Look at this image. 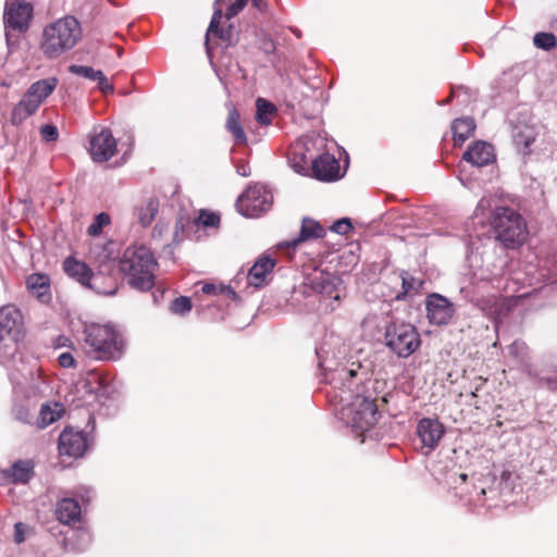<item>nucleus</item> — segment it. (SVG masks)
<instances>
[{
    "label": "nucleus",
    "mask_w": 557,
    "mask_h": 557,
    "mask_svg": "<svg viewBox=\"0 0 557 557\" xmlns=\"http://www.w3.org/2000/svg\"><path fill=\"white\" fill-rule=\"evenodd\" d=\"M272 194L263 186H253L238 198L236 207L247 218H256L268 211L272 205Z\"/></svg>",
    "instance_id": "nucleus-8"
},
{
    "label": "nucleus",
    "mask_w": 557,
    "mask_h": 557,
    "mask_svg": "<svg viewBox=\"0 0 557 557\" xmlns=\"http://www.w3.org/2000/svg\"><path fill=\"white\" fill-rule=\"evenodd\" d=\"M39 109L26 94L23 95L21 100L14 106L10 121L13 125H20L29 116H32Z\"/></svg>",
    "instance_id": "nucleus-24"
},
{
    "label": "nucleus",
    "mask_w": 557,
    "mask_h": 557,
    "mask_svg": "<svg viewBox=\"0 0 557 557\" xmlns=\"http://www.w3.org/2000/svg\"><path fill=\"white\" fill-rule=\"evenodd\" d=\"M82 513L81 505L74 498L65 497L58 502L55 515L63 524H71L79 520Z\"/></svg>",
    "instance_id": "nucleus-21"
},
{
    "label": "nucleus",
    "mask_w": 557,
    "mask_h": 557,
    "mask_svg": "<svg viewBox=\"0 0 557 557\" xmlns=\"http://www.w3.org/2000/svg\"><path fill=\"white\" fill-rule=\"evenodd\" d=\"M67 342H70V339L65 336H60L58 338V346H66Z\"/></svg>",
    "instance_id": "nucleus-54"
},
{
    "label": "nucleus",
    "mask_w": 557,
    "mask_h": 557,
    "mask_svg": "<svg viewBox=\"0 0 557 557\" xmlns=\"http://www.w3.org/2000/svg\"><path fill=\"white\" fill-rule=\"evenodd\" d=\"M455 92L456 91L453 90L451 95L447 99H445L441 104H447L450 101V99L455 96Z\"/></svg>",
    "instance_id": "nucleus-55"
},
{
    "label": "nucleus",
    "mask_w": 557,
    "mask_h": 557,
    "mask_svg": "<svg viewBox=\"0 0 557 557\" xmlns=\"http://www.w3.org/2000/svg\"><path fill=\"white\" fill-rule=\"evenodd\" d=\"M33 17V7L28 2L17 0H5L3 12V24L5 29V41L10 51L18 46V35L28 30Z\"/></svg>",
    "instance_id": "nucleus-7"
},
{
    "label": "nucleus",
    "mask_w": 557,
    "mask_h": 557,
    "mask_svg": "<svg viewBox=\"0 0 557 557\" xmlns=\"http://www.w3.org/2000/svg\"><path fill=\"white\" fill-rule=\"evenodd\" d=\"M83 334L85 352L94 360L116 361L125 354V338L112 324H85Z\"/></svg>",
    "instance_id": "nucleus-1"
},
{
    "label": "nucleus",
    "mask_w": 557,
    "mask_h": 557,
    "mask_svg": "<svg viewBox=\"0 0 557 557\" xmlns=\"http://www.w3.org/2000/svg\"><path fill=\"white\" fill-rule=\"evenodd\" d=\"M261 49L265 53H272L275 50V45L271 38L264 37L261 41Z\"/></svg>",
    "instance_id": "nucleus-51"
},
{
    "label": "nucleus",
    "mask_w": 557,
    "mask_h": 557,
    "mask_svg": "<svg viewBox=\"0 0 557 557\" xmlns=\"http://www.w3.org/2000/svg\"><path fill=\"white\" fill-rule=\"evenodd\" d=\"M475 123L471 117L456 119L451 124L455 145L461 146L474 132Z\"/></svg>",
    "instance_id": "nucleus-26"
},
{
    "label": "nucleus",
    "mask_w": 557,
    "mask_h": 557,
    "mask_svg": "<svg viewBox=\"0 0 557 557\" xmlns=\"http://www.w3.org/2000/svg\"><path fill=\"white\" fill-rule=\"evenodd\" d=\"M40 135L42 136V139L47 143H52L58 140L59 138V131L58 127L52 124H47L40 128Z\"/></svg>",
    "instance_id": "nucleus-39"
},
{
    "label": "nucleus",
    "mask_w": 557,
    "mask_h": 557,
    "mask_svg": "<svg viewBox=\"0 0 557 557\" xmlns=\"http://www.w3.org/2000/svg\"><path fill=\"white\" fill-rule=\"evenodd\" d=\"M444 433V425L437 419L423 418L417 426V434L429 451L435 449Z\"/></svg>",
    "instance_id": "nucleus-13"
},
{
    "label": "nucleus",
    "mask_w": 557,
    "mask_h": 557,
    "mask_svg": "<svg viewBox=\"0 0 557 557\" xmlns=\"http://www.w3.org/2000/svg\"><path fill=\"white\" fill-rule=\"evenodd\" d=\"M175 238H178V230L175 231Z\"/></svg>",
    "instance_id": "nucleus-57"
},
{
    "label": "nucleus",
    "mask_w": 557,
    "mask_h": 557,
    "mask_svg": "<svg viewBox=\"0 0 557 557\" xmlns=\"http://www.w3.org/2000/svg\"><path fill=\"white\" fill-rule=\"evenodd\" d=\"M20 317V311L13 306H5L0 309V343L5 335L11 333Z\"/></svg>",
    "instance_id": "nucleus-28"
},
{
    "label": "nucleus",
    "mask_w": 557,
    "mask_h": 557,
    "mask_svg": "<svg viewBox=\"0 0 557 557\" xmlns=\"http://www.w3.org/2000/svg\"><path fill=\"white\" fill-rule=\"evenodd\" d=\"M528 347L522 341H515L508 347V351L511 356L523 359L527 355Z\"/></svg>",
    "instance_id": "nucleus-40"
},
{
    "label": "nucleus",
    "mask_w": 557,
    "mask_h": 557,
    "mask_svg": "<svg viewBox=\"0 0 557 557\" xmlns=\"http://www.w3.org/2000/svg\"><path fill=\"white\" fill-rule=\"evenodd\" d=\"M95 82L98 83V87L103 94L113 92V90H114L113 85L109 83L107 76L103 74L102 71H100V75H97Z\"/></svg>",
    "instance_id": "nucleus-44"
},
{
    "label": "nucleus",
    "mask_w": 557,
    "mask_h": 557,
    "mask_svg": "<svg viewBox=\"0 0 557 557\" xmlns=\"http://www.w3.org/2000/svg\"><path fill=\"white\" fill-rule=\"evenodd\" d=\"M58 447L60 455L78 458L87 448L86 434L81 430L65 428L59 436Z\"/></svg>",
    "instance_id": "nucleus-12"
},
{
    "label": "nucleus",
    "mask_w": 557,
    "mask_h": 557,
    "mask_svg": "<svg viewBox=\"0 0 557 557\" xmlns=\"http://www.w3.org/2000/svg\"><path fill=\"white\" fill-rule=\"evenodd\" d=\"M58 361L62 368H74L76 366L75 359L71 352L60 354Z\"/></svg>",
    "instance_id": "nucleus-48"
},
{
    "label": "nucleus",
    "mask_w": 557,
    "mask_h": 557,
    "mask_svg": "<svg viewBox=\"0 0 557 557\" xmlns=\"http://www.w3.org/2000/svg\"><path fill=\"white\" fill-rule=\"evenodd\" d=\"M224 0H215L213 3V15L211 18V22L209 24L207 35H206V47L207 52L210 55L211 54V47H210V40L212 35H216L219 33V25L222 18V5Z\"/></svg>",
    "instance_id": "nucleus-31"
},
{
    "label": "nucleus",
    "mask_w": 557,
    "mask_h": 557,
    "mask_svg": "<svg viewBox=\"0 0 557 557\" xmlns=\"http://www.w3.org/2000/svg\"><path fill=\"white\" fill-rule=\"evenodd\" d=\"M159 200L156 197L148 198L141 206L137 208L138 222L141 226H149L159 212Z\"/></svg>",
    "instance_id": "nucleus-30"
},
{
    "label": "nucleus",
    "mask_w": 557,
    "mask_h": 557,
    "mask_svg": "<svg viewBox=\"0 0 557 557\" xmlns=\"http://www.w3.org/2000/svg\"><path fill=\"white\" fill-rule=\"evenodd\" d=\"M72 539L76 541L75 545L78 550L86 549L91 542L89 532L83 529L73 531V535L69 540Z\"/></svg>",
    "instance_id": "nucleus-38"
},
{
    "label": "nucleus",
    "mask_w": 557,
    "mask_h": 557,
    "mask_svg": "<svg viewBox=\"0 0 557 557\" xmlns=\"http://www.w3.org/2000/svg\"><path fill=\"white\" fill-rule=\"evenodd\" d=\"M325 230L319 222L310 218H304L299 235L282 244L287 248H296L301 243L324 237Z\"/></svg>",
    "instance_id": "nucleus-17"
},
{
    "label": "nucleus",
    "mask_w": 557,
    "mask_h": 557,
    "mask_svg": "<svg viewBox=\"0 0 557 557\" xmlns=\"http://www.w3.org/2000/svg\"><path fill=\"white\" fill-rule=\"evenodd\" d=\"M27 525L22 522L14 524V542L21 544L26 540Z\"/></svg>",
    "instance_id": "nucleus-46"
},
{
    "label": "nucleus",
    "mask_w": 557,
    "mask_h": 557,
    "mask_svg": "<svg viewBox=\"0 0 557 557\" xmlns=\"http://www.w3.org/2000/svg\"><path fill=\"white\" fill-rule=\"evenodd\" d=\"M58 86L57 77H48L33 83L26 90V95L37 103H41L54 91Z\"/></svg>",
    "instance_id": "nucleus-20"
},
{
    "label": "nucleus",
    "mask_w": 557,
    "mask_h": 557,
    "mask_svg": "<svg viewBox=\"0 0 557 557\" xmlns=\"http://www.w3.org/2000/svg\"><path fill=\"white\" fill-rule=\"evenodd\" d=\"M236 173L243 177H248L250 175L249 164L243 160L238 161L236 164Z\"/></svg>",
    "instance_id": "nucleus-50"
},
{
    "label": "nucleus",
    "mask_w": 557,
    "mask_h": 557,
    "mask_svg": "<svg viewBox=\"0 0 557 557\" xmlns=\"http://www.w3.org/2000/svg\"><path fill=\"white\" fill-rule=\"evenodd\" d=\"M242 272H238L237 275H236V278L238 280L239 276H240Z\"/></svg>",
    "instance_id": "nucleus-58"
},
{
    "label": "nucleus",
    "mask_w": 557,
    "mask_h": 557,
    "mask_svg": "<svg viewBox=\"0 0 557 557\" xmlns=\"http://www.w3.org/2000/svg\"><path fill=\"white\" fill-rule=\"evenodd\" d=\"M156 267L152 252L144 245L127 247L120 259V270L126 275L128 284L140 292L153 286Z\"/></svg>",
    "instance_id": "nucleus-2"
},
{
    "label": "nucleus",
    "mask_w": 557,
    "mask_h": 557,
    "mask_svg": "<svg viewBox=\"0 0 557 557\" xmlns=\"http://www.w3.org/2000/svg\"><path fill=\"white\" fill-rule=\"evenodd\" d=\"M199 221L202 225L207 227L215 226L220 222V216L213 212L201 211L199 215Z\"/></svg>",
    "instance_id": "nucleus-43"
},
{
    "label": "nucleus",
    "mask_w": 557,
    "mask_h": 557,
    "mask_svg": "<svg viewBox=\"0 0 557 557\" xmlns=\"http://www.w3.org/2000/svg\"><path fill=\"white\" fill-rule=\"evenodd\" d=\"M81 38L79 22L73 16H65L44 28L40 49L46 58L55 59L73 49Z\"/></svg>",
    "instance_id": "nucleus-3"
},
{
    "label": "nucleus",
    "mask_w": 557,
    "mask_h": 557,
    "mask_svg": "<svg viewBox=\"0 0 557 557\" xmlns=\"http://www.w3.org/2000/svg\"><path fill=\"white\" fill-rule=\"evenodd\" d=\"M220 38L221 40H223L224 42H226V45H232V41H233V30L232 28L230 27L228 29H221L219 27V33L216 35H212L211 38Z\"/></svg>",
    "instance_id": "nucleus-49"
},
{
    "label": "nucleus",
    "mask_w": 557,
    "mask_h": 557,
    "mask_svg": "<svg viewBox=\"0 0 557 557\" xmlns=\"http://www.w3.org/2000/svg\"><path fill=\"white\" fill-rule=\"evenodd\" d=\"M380 412L374 399L356 394L354 400L342 409V419L351 428L356 436H362L379 420Z\"/></svg>",
    "instance_id": "nucleus-5"
},
{
    "label": "nucleus",
    "mask_w": 557,
    "mask_h": 557,
    "mask_svg": "<svg viewBox=\"0 0 557 557\" xmlns=\"http://www.w3.org/2000/svg\"><path fill=\"white\" fill-rule=\"evenodd\" d=\"M109 223V214L101 212L95 216L94 222L87 228V233L91 236H98L102 232V228Z\"/></svg>",
    "instance_id": "nucleus-36"
},
{
    "label": "nucleus",
    "mask_w": 557,
    "mask_h": 557,
    "mask_svg": "<svg viewBox=\"0 0 557 557\" xmlns=\"http://www.w3.org/2000/svg\"><path fill=\"white\" fill-rule=\"evenodd\" d=\"M69 72L82 76L89 81H96L97 75H100V70H95L91 66L72 64L69 66Z\"/></svg>",
    "instance_id": "nucleus-35"
},
{
    "label": "nucleus",
    "mask_w": 557,
    "mask_h": 557,
    "mask_svg": "<svg viewBox=\"0 0 557 557\" xmlns=\"http://www.w3.org/2000/svg\"><path fill=\"white\" fill-rule=\"evenodd\" d=\"M63 408L60 404H44L40 408L39 416L35 421L38 429H45L61 418Z\"/></svg>",
    "instance_id": "nucleus-27"
},
{
    "label": "nucleus",
    "mask_w": 557,
    "mask_h": 557,
    "mask_svg": "<svg viewBox=\"0 0 557 557\" xmlns=\"http://www.w3.org/2000/svg\"><path fill=\"white\" fill-rule=\"evenodd\" d=\"M275 267V260L262 256L255 264L249 269L248 273L246 274V280L248 285L253 286L256 288H261L265 286L269 283V277Z\"/></svg>",
    "instance_id": "nucleus-14"
},
{
    "label": "nucleus",
    "mask_w": 557,
    "mask_h": 557,
    "mask_svg": "<svg viewBox=\"0 0 557 557\" xmlns=\"http://www.w3.org/2000/svg\"><path fill=\"white\" fill-rule=\"evenodd\" d=\"M201 290L207 295H215L218 293V288L214 284L206 283L202 285Z\"/></svg>",
    "instance_id": "nucleus-52"
},
{
    "label": "nucleus",
    "mask_w": 557,
    "mask_h": 557,
    "mask_svg": "<svg viewBox=\"0 0 557 557\" xmlns=\"http://www.w3.org/2000/svg\"><path fill=\"white\" fill-rule=\"evenodd\" d=\"M27 289L40 302L47 304L51 300L50 277L44 273H33L26 278Z\"/></svg>",
    "instance_id": "nucleus-19"
},
{
    "label": "nucleus",
    "mask_w": 557,
    "mask_h": 557,
    "mask_svg": "<svg viewBox=\"0 0 557 557\" xmlns=\"http://www.w3.org/2000/svg\"><path fill=\"white\" fill-rule=\"evenodd\" d=\"M63 269L70 277L75 278L84 286H90L92 273L86 263L69 257L63 263Z\"/></svg>",
    "instance_id": "nucleus-22"
},
{
    "label": "nucleus",
    "mask_w": 557,
    "mask_h": 557,
    "mask_svg": "<svg viewBox=\"0 0 557 557\" xmlns=\"http://www.w3.org/2000/svg\"><path fill=\"white\" fill-rule=\"evenodd\" d=\"M248 0H236L232 5H230L226 10V17L230 20L236 16L247 4Z\"/></svg>",
    "instance_id": "nucleus-45"
},
{
    "label": "nucleus",
    "mask_w": 557,
    "mask_h": 557,
    "mask_svg": "<svg viewBox=\"0 0 557 557\" xmlns=\"http://www.w3.org/2000/svg\"><path fill=\"white\" fill-rule=\"evenodd\" d=\"M256 119L262 125H269L271 123L270 116L275 112V107L271 102L258 98L257 102Z\"/></svg>",
    "instance_id": "nucleus-32"
},
{
    "label": "nucleus",
    "mask_w": 557,
    "mask_h": 557,
    "mask_svg": "<svg viewBox=\"0 0 557 557\" xmlns=\"http://www.w3.org/2000/svg\"><path fill=\"white\" fill-rule=\"evenodd\" d=\"M533 45L537 49L550 51L557 47V38L553 33L540 32L533 36Z\"/></svg>",
    "instance_id": "nucleus-33"
},
{
    "label": "nucleus",
    "mask_w": 557,
    "mask_h": 557,
    "mask_svg": "<svg viewBox=\"0 0 557 557\" xmlns=\"http://www.w3.org/2000/svg\"><path fill=\"white\" fill-rule=\"evenodd\" d=\"M225 127L230 132L237 144H246L247 136L240 124V115L236 108L231 107L228 109V115L226 119Z\"/></svg>",
    "instance_id": "nucleus-29"
},
{
    "label": "nucleus",
    "mask_w": 557,
    "mask_h": 557,
    "mask_svg": "<svg viewBox=\"0 0 557 557\" xmlns=\"http://www.w3.org/2000/svg\"><path fill=\"white\" fill-rule=\"evenodd\" d=\"M462 160L476 168L487 165L495 160L494 148L486 141H475L466 150Z\"/></svg>",
    "instance_id": "nucleus-16"
},
{
    "label": "nucleus",
    "mask_w": 557,
    "mask_h": 557,
    "mask_svg": "<svg viewBox=\"0 0 557 557\" xmlns=\"http://www.w3.org/2000/svg\"><path fill=\"white\" fill-rule=\"evenodd\" d=\"M426 318L433 325H447L455 312L454 304L443 295L431 294L425 299Z\"/></svg>",
    "instance_id": "nucleus-10"
},
{
    "label": "nucleus",
    "mask_w": 557,
    "mask_h": 557,
    "mask_svg": "<svg viewBox=\"0 0 557 557\" xmlns=\"http://www.w3.org/2000/svg\"><path fill=\"white\" fill-rule=\"evenodd\" d=\"M535 129L530 125H517L512 129L513 144L523 154L530 153V147L535 141Z\"/></svg>",
    "instance_id": "nucleus-23"
},
{
    "label": "nucleus",
    "mask_w": 557,
    "mask_h": 557,
    "mask_svg": "<svg viewBox=\"0 0 557 557\" xmlns=\"http://www.w3.org/2000/svg\"><path fill=\"white\" fill-rule=\"evenodd\" d=\"M312 172L319 181H336L341 177L339 162L330 153L321 154L312 161Z\"/></svg>",
    "instance_id": "nucleus-15"
},
{
    "label": "nucleus",
    "mask_w": 557,
    "mask_h": 557,
    "mask_svg": "<svg viewBox=\"0 0 557 557\" xmlns=\"http://www.w3.org/2000/svg\"><path fill=\"white\" fill-rule=\"evenodd\" d=\"M11 412L14 420L25 424H33L34 414L27 403H15Z\"/></svg>",
    "instance_id": "nucleus-34"
},
{
    "label": "nucleus",
    "mask_w": 557,
    "mask_h": 557,
    "mask_svg": "<svg viewBox=\"0 0 557 557\" xmlns=\"http://www.w3.org/2000/svg\"><path fill=\"white\" fill-rule=\"evenodd\" d=\"M293 168H294L295 172H297L299 174H301L305 171V166L301 165L300 163H294Z\"/></svg>",
    "instance_id": "nucleus-53"
},
{
    "label": "nucleus",
    "mask_w": 557,
    "mask_h": 557,
    "mask_svg": "<svg viewBox=\"0 0 557 557\" xmlns=\"http://www.w3.org/2000/svg\"><path fill=\"white\" fill-rule=\"evenodd\" d=\"M170 310L174 314L184 315L191 310V301L185 296L177 297L172 301Z\"/></svg>",
    "instance_id": "nucleus-37"
},
{
    "label": "nucleus",
    "mask_w": 557,
    "mask_h": 557,
    "mask_svg": "<svg viewBox=\"0 0 557 557\" xmlns=\"http://www.w3.org/2000/svg\"><path fill=\"white\" fill-rule=\"evenodd\" d=\"M315 354L319 359V367L324 371H329V373H325V375L330 383L333 384L335 388H339L342 392L352 393V380L358 377V370L360 367L358 366L357 369H354L341 366L332 370L330 366H326L327 359L325 355H327V351L325 350L324 346L317 348Z\"/></svg>",
    "instance_id": "nucleus-9"
},
{
    "label": "nucleus",
    "mask_w": 557,
    "mask_h": 557,
    "mask_svg": "<svg viewBox=\"0 0 557 557\" xmlns=\"http://www.w3.org/2000/svg\"><path fill=\"white\" fill-rule=\"evenodd\" d=\"M5 476L13 483H27L34 474V463L30 460H17L4 471Z\"/></svg>",
    "instance_id": "nucleus-25"
},
{
    "label": "nucleus",
    "mask_w": 557,
    "mask_h": 557,
    "mask_svg": "<svg viewBox=\"0 0 557 557\" xmlns=\"http://www.w3.org/2000/svg\"><path fill=\"white\" fill-rule=\"evenodd\" d=\"M491 225L496 238L506 248H516L524 243L528 236L527 224L522 215L512 208L497 207L491 215Z\"/></svg>",
    "instance_id": "nucleus-4"
},
{
    "label": "nucleus",
    "mask_w": 557,
    "mask_h": 557,
    "mask_svg": "<svg viewBox=\"0 0 557 557\" xmlns=\"http://www.w3.org/2000/svg\"><path fill=\"white\" fill-rule=\"evenodd\" d=\"M403 292L396 295L397 300H401L405 296L414 288V278L408 274L401 275Z\"/></svg>",
    "instance_id": "nucleus-42"
},
{
    "label": "nucleus",
    "mask_w": 557,
    "mask_h": 557,
    "mask_svg": "<svg viewBox=\"0 0 557 557\" xmlns=\"http://www.w3.org/2000/svg\"><path fill=\"white\" fill-rule=\"evenodd\" d=\"M339 283L341 281L338 277L324 272L319 273L310 280V285L315 293H319L334 301H337L341 298V295L335 293Z\"/></svg>",
    "instance_id": "nucleus-18"
},
{
    "label": "nucleus",
    "mask_w": 557,
    "mask_h": 557,
    "mask_svg": "<svg viewBox=\"0 0 557 557\" xmlns=\"http://www.w3.org/2000/svg\"><path fill=\"white\" fill-rule=\"evenodd\" d=\"M459 478L465 482L468 479V475L466 473H460Z\"/></svg>",
    "instance_id": "nucleus-56"
},
{
    "label": "nucleus",
    "mask_w": 557,
    "mask_h": 557,
    "mask_svg": "<svg viewBox=\"0 0 557 557\" xmlns=\"http://www.w3.org/2000/svg\"><path fill=\"white\" fill-rule=\"evenodd\" d=\"M116 151V140L108 128H101L98 133L90 135L89 152L95 162H106Z\"/></svg>",
    "instance_id": "nucleus-11"
},
{
    "label": "nucleus",
    "mask_w": 557,
    "mask_h": 557,
    "mask_svg": "<svg viewBox=\"0 0 557 557\" xmlns=\"http://www.w3.org/2000/svg\"><path fill=\"white\" fill-rule=\"evenodd\" d=\"M352 228V225L350 223V220L347 218L337 220L334 222V224L331 226V231L335 232L341 235H345Z\"/></svg>",
    "instance_id": "nucleus-41"
},
{
    "label": "nucleus",
    "mask_w": 557,
    "mask_h": 557,
    "mask_svg": "<svg viewBox=\"0 0 557 557\" xmlns=\"http://www.w3.org/2000/svg\"><path fill=\"white\" fill-rule=\"evenodd\" d=\"M537 384L542 387H547L552 391L557 389V374L553 376H541L537 377Z\"/></svg>",
    "instance_id": "nucleus-47"
},
{
    "label": "nucleus",
    "mask_w": 557,
    "mask_h": 557,
    "mask_svg": "<svg viewBox=\"0 0 557 557\" xmlns=\"http://www.w3.org/2000/svg\"><path fill=\"white\" fill-rule=\"evenodd\" d=\"M384 344L399 358H408L421 345L417 327L404 321H391L384 329Z\"/></svg>",
    "instance_id": "nucleus-6"
}]
</instances>
